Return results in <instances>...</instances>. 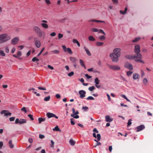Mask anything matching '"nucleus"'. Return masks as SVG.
I'll return each mask as SVG.
<instances>
[{"mask_svg": "<svg viewBox=\"0 0 153 153\" xmlns=\"http://www.w3.org/2000/svg\"><path fill=\"white\" fill-rule=\"evenodd\" d=\"M38 88L39 89L41 90H46V88H43L41 87H38Z\"/></svg>", "mask_w": 153, "mask_h": 153, "instance_id": "obj_57", "label": "nucleus"}, {"mask_svg": "<svg viewBox=\"0 0 153 153\" xmlns=\"http://www.w3.org/2000/svg\"><path fill=\"white\" fill-rule=\"evenodd\" d=\"M105 121L106 122H111L113 120V119L111 118L109 115H107L105 117Z\"/></svg>", "mask_w": 153, "mask_h": 153, "instance_id": "obj_16", "label": "nucleus"}, {"mask_svg": "<svg viewBox=\"0 0 153 153\" xmlns=\"http://www.w3.org/2000/svg\"><path fill=\"white\" fill-rule=\"evenodd\" d=\"M15 118V117H11L9 118V120L10 121H13L14 120Z\"/></svg>", "mask_w": 153, "mask_h": 153, "instance_id": "obj_56", "label": "nucleus"}, {"mask_svg": "<svg viewBox=\"0 0 153 153\" xmlns=\"http://www.w3.org/2000/svg\"><path fill=\"white\" fill-rule=\"evenodd\" d=\"M50 36H55L56 35V33L55 32H53L51 33L50 34Z\"/></svg>", "mask_w": 153, "mask_h": 153, "instance_id": "obj_60", "label": "nucleus"}, {"mask_svg": "<svg viewBox=\"0 0 153 153\" xmlns=\"http://www.w3.org/2000/svg\"><path fill=\"white\" fill-rule=\"evenodd\" d=\"M103 44V43L102 42H97L96 43V45L98 46H102Z\"/></svg>", "mask_w": 153, "mask_h": 153, "instance_id": "obj_35", "label": "nucleus"}, {"mask_svg": "<svg viewBox=\"0 0 153 153\" xmlns=\"http://www.w3.org/2000/svg\"><path fill=\"white\" fill-rule=\"evenodd\" d=\"M140 46L138 45H137L135 46L134 52L136 54L134 55L136 56L137 58L138 59H140L142 58V56L141 54L140 53Z\"/></svg>", "mask_w": 153, "mask_h": 153, "instance_id": "obj_2", "label": "nucleus"}, {"mask_svg": "<svg viewBox=\"0 0 153 153\" xmlns=\"http://www.w3.org/2000/svg\"><path fill=\"white\" fill-rule=\"evenodd\" d=\"M46 116L49 118L55 117L56 118L58 119V117L55 114L50 112H48L46 114Z\"/></svg>", "mask_w": 153, "mask_h": 153, "instance_id": "obj_10", "label": "nucleus"}, {"mask_svg": "<svg viewBox=\"0 0 153 153\" xmlns=\"http://www.w3.org/2000/svg\"><path fill=\"white\" fill-rule=\"evenodd\" d=\"M51 144L50 145L51 147L53 148L54 147V142L53 141V140H51Z\"/></svg>", "mask_w": 153, "mask_h": 153, "instance_id": "obj_51", "label": "nucleus"}, {"mask_svg": "<svg viewBox=\"0 0 153 153\" xmlns=\"http://www.w3.org/2000/svg\"><path fill=\"white\" fill-rule=\"evenodd\" d=\"M86 99L87 100H94V97L91 96H89L87 98H86Z\"/></svg>", "mask_w": 153, "mask_h": 153, "instance_id": "obj_43", "label": "nucleus"}, {"mask_svg": "<svg viewBox=\"0 0 153 153\" xmlns=\"http://www.w3.org/2000/svg\"><path fill=\"white\" fill-rule=\"evenodd\" d=\"M44 49H45L44 48H42V49L41 51L40 52V53L38 54V55H37L38 56H39L41 54V53H42V52H43V51L44 50Z\"/></svg>", "mask_w": 153, "mask_h": 153, "instance_id": "obj_52", "label": "nucleus"}, {"mask_svg": "<svg viewBox=\"0 0 153 153\" xmlns=\"http://www.w3.org/2000/svg\"><path fill=\"white\" fill-rule=\"evenodd\" d=\"M99 38L101 40H104L105 39V36H99Z\"/></svg>", "mask_w": 153, "mask_h": 153, "instance_id": "obj_40", "label": "nucleus"}, {"mask_svg": "<svg viewBox=\"0 0 153 153\" xmlns=\"http://www.w3.org/2000/svg\"><path fill=\"white\" fill-rule=\"evenodd\" d=\"M26 121L24 119H22L19 120V123L20 124H22L26 123Z\"/></svg>", "mask_w": 153, "mask_h": 153, "instance_id": "obj_26", "label": "nucleus"}, {"mask_svg": "<svg viewBox=\"0 0 153 153\" xmlns=\"http://www.w3.org/2000/svg\"><path fill=\"white\" fill-rule=\"evenodd\" d=\"M84 48L86 53L89 56H91V53L89 50L87 49L85 47H84Z\"/></svg>", "mask_w": 153, "mask_h": 153, "instance_id": "obj_20", "label": "nucleus"}, {"mask_svg": "<svg viewBox=\"0 0 153 153\" xmlns=\"http://www.w3.org/2000/svg\"><path fill=\"white\" fill-rule=\"evenodd\" d=\"M62 47L64 51L65 52H67V48H66V47L65 45H62Z\"/></svg>", "mask_w": 153, "mask_h": 153, "instance_id": "obj_49", "label": "nucleus"}, {"mask_svg": "<svg viewBox=\"0 0 153 153\" xmlns=\"http://www.w3.org/2000/svg\"><path fill=\"white\" fill-rule=\"evenodd\" d=\"M67 52L68 53L70 54H73V52L71 51V48H68L67 50Z\"/></svg>", "mask_w": 153, "mask_h": 153, "instance_id": "obj_34", "label": "nucleus"}, {"mask_svg": "<svg viewBox=\"0 0 153 153\" xmlns=\"http://www.w3.org/2000/svg\"><path fill=\"white\" fill-rule=\"evenodd\" d=\"M132 71H128L127 72L126 74L128 76H130L133 73Z\"/></svg>", "mask_w": 153, "mask_h": 153, "instance_id": "obj_45", "label": "nucleus"}, {"mask_svg": "<svg viewBox=\"0 0 153 153\" xmlns=\"http://www.w3.org/2000/svg\"><path fill=\"white\" fill-rule=\"evenodd\" d=\"M41 25L45 29L48 28V25L45 23H42Z\"/></svg>", "mask_w": 153, "mask_h": 153, "instance_id": "obj_25", "label": "nucleus"}, {"mask_svg": "<svg viewBox=\"0 0 153 153\" xmlns=\"http://www.w3.org/2000/svg\"><path fill=\"white\" fill-rule=\"evenodd\" d=\"M70 59L73 63H76V60L74 57H71L70 58Z\"/></svg>", "mask_w": 153, "mask_h": 153, "instance_id": "obj_21", "label": "nucleus"}, {"mask_svg": "<svg viewBox=\"0 0 153 153\" xmlns=\"http://www.w3.org/2000/svg\"><path fill=\"white\" fill-rule=\"evenodd\" d=\"M121 96L125 99L127 101L130 102V101L128 99L125 95L122 94L121 95Z\"/></svg>", "mask_w": 153, "mask_h": 153, "instance_id": "obj_33", "label": "nucleus"}, {"mask_svg": "<svg viewBox=\"0 0 153 153\" xmlns=\"http://www.w3.org/2000/svg\"><path fill=\"white\" fill-rule=\"evenodd\" d=\"M21 110L22 111H24L25 113H26L27 111L26 110V108L25 107H23L21 109Z\"/></svg>", "mask_w": 153, "mask_h": 153, "instance_id": "obj_53", "label": "nucleus"}, {"mask_svg": "<svg viewBox=\"0 0 153 153\" xmlns=\"http://www.w3.org/2000/svg\"><path fill=\"white\" fill-rule=\"evenodd\" d=\"M89 22H102L105 23V22L103 21H101L100 20H97L96 19H90L88 21Z\"/></svg>", "mask_w": 153, "mask_h": 153, "instance_id": "obj_17", "label": "nucleus"}, {"mask_svg": "<svg viewBox=\"0 0 153 153\" xmlns=\"http://www.w3.org/2000/svg\"><path fill=\"white\" fill-rule=\"evenodd\" d=\"M10 39V36H8L6 33H4L0 35V43H2L9 40Z\"/></svg>", "mask_w": 153, "mask_h": 153, "instance_id": "obj_3", "label": "nucleus"}, {"mask_svg": "<svg viewBox=\"0 0 153 153\" xmlns=\"http://www.w3.org/2000/svg\"><path fill=\"white\" fill-rule=\"evenodd\" d=\"M99 33H102L103 34L105 35V33L104 32V31L102 29H100L99 30Z\"/></svg>", "mask_w": 153, "mask_h": 153, "instance_id": "obj_59", "label": "nucleus"}, {"mask_svg": "<svg viewBox=\"0 0 153 153\" xmlns=\"http://www.w3.org/2000/svg\"><path fill=\"white\" fill-rule=\"evenodd\" d=\"M55 97L57 99H59L60 98V95L59 94H57L56 95Z\"/></svg>", "mask_w": 153, "mask_h": 153, "instance_id": "obj_62", "label": "nucleus"}, {"mask_svg": "<svg viewBox=\"0 0 153 153\" xmlns=\"http://www.w3.org/2000/svg\"><path fill=\"white\" fill-rule=\"evenodd\" d=\"M28 116L29 117L31 120H33L34 119L33 118V116L32 115L30 114H28Z\"/></svg>", "mask_w": 153, "mask_h": 153, "instance_id": "obj_50", "label": "nucleus"}, {"mask_svg": "<svg viewBox=\"0 0 153 153\" xmlns=\"http://www.w3.org/2000/svg\"><path fill=\"white\" fill-rule=\"evenodd\" d=\"M112 1L114 4H117L118 3V0H112Z\"/></svg>", "mask_w": 153, "mask_h": 153, "instance_id": "obj_58", "label": "nucleus"}, {"mask_svg": "<svg viewBox=\"0 0 153 153\" xmlns=\"http://www.w3.org/2000/svg\"><path fill=\"white\" fill-rule=\"evenodd\" d=\"M74 74V72L73 71H71L70 73L68 74V76L69 77H71L73 76Z\"/></svg>", "mask_w": 153, "mask_h": 153, "instance_id": "obj_46", "label": "nucleus"}, {"mask_svg": "<svg viewBox=\"0 0 153 153\" xmlns=\"http://www.w3.org/2000/svg\"><path fill=\"white\" fill-rule=\"evenodd\" d=\"M108 66L111 69L113 70H118L120 69V67L118 65H108Z\"/></svg>", "mask_w": 153, "mask_h": 153, "instance_id": "obj_8", "label": "nucleus"}, {"mask_svg": "<svg viewBox=\"0 0 153 153\" xmlns=\"http://www.w3.org/2000/svg\"><path fill=\"white\" fill-rule=\"evenodd\" d=\"M124 66L125 68H128L130 70H133V69L132 65L128 62L126 63L125 64Z\"/></svg>", "mask_w": 153, "mask_h": 153, "instance_id": "obj_9", "label": "nucleus"}, {"mask_svg": "<svg viewBox=\"0 0 153 153\" xmlns=\"http://www.w3.org/2000/svg\"><path fill=\"white\" fill-rule=\"evenodd\" d=\"M72 111L73 114L71 115V117H73L74 115L77 114H79V112L78 111H76V112H75V109L74 108H72Z\"/></svg>", "mask_w": 153, "mask_h": 153, "instance_id": "obj_19", "label": "nucleus"}, {"mask_svg": "<svg viewBox=\"0 0 153 153\" xmlns=\"http://www.w3.org/2000/svg\"><path fill=\"white\" fill-rule=\"evenodd\" d=\"M63 35L61 33H59L58 34V38L59 39H60L63 37Z\"/></svg>", "mask_w": 153, "mask_h": 153, "instance_id": "obj_44", "label": "nucleus"}, {"mask_svg": "<svg viewBox=\"0 0 153 153\" xmlns=\"http://www.w3.org/2000/svg\"><path fill=\"white\" fill-rule=\"evenodd\" d=\"M88 39L90 41H93L95 40V39L92 36H90L88 37Z\"/></svg>", "mask_w": 153, "mask_h": 153, "instance_id": "obj_31", "label": "nucleus"}, {"mask_svg": "<svg viewBox=\"0 0 153 153\" xmlns=\"http://www.w3.org/2000/svg\"><path fill=\"white\" fill-rule=\"evenodd\" d=\"M33 29L39 37H41L42 36L45 37V32L41 31V29L38 27L34 26L33 27Z\"/></svg>", "mask_w": 153, "mask_h": 153, "instance_id": "obj_1", "label": "nucleus"}, {"mask_svg": "<svg viewBox=\"0 0 153 153\" xmlns=\"http://www.w3.org/2000/svg\"><path fill=\"white\" fill-rule=\"evenodd\" d=\"M52 54H58L59 53V51L58 50H55L51 51Z\"/></svg>", "mask_w": 153, "mask_h": 153, "instance_id": "obj_32", "label": "nucleus"}, {"mask_svg": "<svg viewBox=\"0 0 153 153\" xmlns=\"http://www.w3.org/2000/svg\"><path fill=\"white\" fill-rule=\"evenodd\" d=\"M145 128V127L144 125H141L140 126H138L136 128L137 129L136 131L138 132L140 131Z\"/></svg>", "mask_w": 153, "mask_h": 153, "instance_id": "obj_15", "label": "nucleus"}, {"mask_svg": "<svg viewBox=\"0 0 153 153\" xmlns=\"http://www.w3.org/2000/svg\"><path fill=\"white\" fill-rule=\"evenodd\" d=\"M80 63L81 65L83 67L85 68H86L85 66L84 65V62L82 59H79Z\"/></svg>", "mask_w": 153, "mask_h": 153, "instance_id": "obj_27", "label": "nucleus"}, {"mask_svg": "<svg viewBox=\"0 0 153 153\" xmlns=\"http://www.w3.org/2000/svg\"><path fill=\"white\" fill-rule=\"evenodd\" d=\"M147 82H148V80H147V78H145L143 79V84L145 85H146V84Z\"/></svg>", "mask_w": 153, "mask_h": 153, "instance_id": "obj_37", "label": "nucleus"}, {"mask_svg": "<svg viewBox=\"0 0 153 153\" xmlns=\"http://www.w3.org/2000/svg\"><path fill=\"white\" fill-rule=\"evenodd\" d=\"M53 131H61V130L59 128L58 126H56L53 129Z\"/></svg>", "mask_w": 153, "mask_h": 153, "instance_id": "obj_36", "label": "nucleus"}, {"mask_svg": "<svg viewBox=\"0 0 153 153\" xmlns=\"http://www.w3.org/2000/svg\"><path fill=\"white\" fill-rule=\"evenodd\" d=\"M39 138L41 139H43L45 138V136L43 134H40L39 135Z\"/></svg>", "mask_w": 153, "mask_h": 153, "instance_id": "obj_55", "label": "nucleus"}, {"mask_svg": "<svg viewBox=\"0 0 153 153\" xmlns=\"http://www.w3.org/2000/svg\"><path fill=\"white\" fill-rule=\"evenodd\" d=\"M82 109H83L85 111H87L88 109V107L86 106L83 107Z\"/></svg>", "mask_w": 153, "mask_h": 153, "instance_id": "obj_63", "label": "nucleus"}, {"mask_svg": "<svg viewBox=\"0 0 153 153\" xmlns=\"http://www.w3.org/2000/svg\"><path fill=\"white\" fill-rule=\"evenodd\" d=\"M100 82V80L98 78H96L94 79V82L95 84V86L97 88H99L100 87V86L98 85L99 84Z\"/></svg>", "mask_w": 153, "mask_h": 153, "instance_id": "obj_13", "label": "nucleus"}, {"mask_svg": "<svg viewBox=\"0 0 153 153\" xmlns=\"http://www.w3.org/2000/svg\"><path fill=\"white\" fill-rule=\"evenodd\" d=\"M9 145L10 147L13 148L14 147V145L12 143V140H10L9 142Z\"/></svg>", "mask_w": 153, "mask_h": 153, "instance_id": "obj_30", "label": "nucleus"}, {"mask_svg": "<svg viewBox=\"0 0 153 153\" xmlns=\"http://www.w3.org/2000/svg\"><path fill=\"white\" fill-rule=\"evenodd\" d=\"M139 75L136 73H134L133 75V78L134 80L139 79Z\"/></svg>", "mask_w": 153, "mask_h": 153, "instance_id": "obj_18", "label": "nucleus"}, {"mask_svg": "<svg viewBox=\"0 0 153 153\" xmlns=\"http://www.w3.org/2000/svg\"><path fill=\"white\" fill-rule=\"evenodd\" d=\"M32 60L33 62H34L35 61L38 62L39 61V60L36 57H34L32 59Z\"/></svg>", "mask_w": 153, "mask_h": 153, "instance_id": "obj_41", "label": "nucleus"}, {"mask_svg": "<svg viewBox=\"0 0 153 153\" xmlns=\"http://www.w3.org/2000/svg\"><path fill=\"white\" fill-rule=\"evenodd\" d=\"M113 53L120 56L121 54V49L120 48H116L114 50Z\"/></svg>", "mask_w": 153, "mask_h": 153, "instance_id": "obj_6", "label": "nucleus"}, {"mask_svg": "<svg viewBox=\"0 0 153 153\" xmlns=\"http://www.w3.org/2000/svg\"><path fill=\"white\" fill-rule=\"evenodd\" d=\"M69 143L71 146H73L75 145V142L72 139H71L69 141Z\"/></svg>", "mask_w": 153, "mask_h": 153, "instance_id": "obj_29", "label": "nucleus"}, {"mask_svg": "<svg viewBox=\"0 0 153 153\" xmlns=\"http://www.w3.org/2000/svg\"><path fill=\"white\" fill-rule=\"evenodd\" d=\"M85 76L87 79H90L92 77V76H91L87 74H85Z\"/></svg>", "mask_w": 153, "mask_h": 153, "instance_id": "obj_54", "label": "nucleus"}, {"mask_svg": "<svg viewBox=\"0 0 153 153\" xmlns=\"http://www.w3.org/2000/svg\"><path fill=\"white\" fill-rule=\"evenodd\" d=\"M1 114H4V115L5 116H10L11 115V113L10 112H8V111L6 110H3L1 112Z\"/></svg>", "mask_w": 153, "mask_h": 153, "instance_id": "obj_12", "label": "nucleus"}, {"mask_svg": "<svg viewBox=\"0 0 153 153\" xmlns=\"http://www.w3.org/2000/svg\"><path fill=\"white\" fill-rule=\"evenodd\" d=\"M97 140H94V141L97 142L98 141L100 140L101 139V135L100 134H97Z\"/></svg>", "mask_w": 153, "mask_h": 153, "instance_id": "obj_24", "label": "nucleus"}, {"mask_svg": "<svg viewBox=\"0 0 153 153\" xmlns=\"http://www.w3.org/2000/svg\"><path fill=\"white\" fill-rule=\"evenodd\" d=\"M95 88L94 86H92L88 88V90L90 91H93L94 89Z\"/></svg>", "mask_w": 153, "mask_h": 153, "instance_id": "obj_38", "label": "nucleus"}, {"mask_svg": "<svg viewBox=\"0 0 153 153\" xmlns=\"http://www.w3.org/2000/svg\"><path fill=\"white\" fill-rule=\"evenodd\" d=\"M73 42L74 43H76L77 44V45L79 47L80 46V44L79 42L76 39H74L73 40Z\"/></svg>", "mask_w": 153, "mask_h": 153, "instance_id": "obj_23", "label": "nucleus"}, {"mask_svg": "<svg viewBox=\"0 0 153 153\" xmlns=\"http://www.w3.org/2000/svg\"><path fill=\"white\" fill-rule=\"evenodd\" d=\"M131 120H131V119H129L128 120V123H127V124H128V125H127L128 126H129L131 124V123H132L131 122Z\"/></svg>", "mask_w": 153, "mask_h": 153, "instance_id": "obj_47", "label": "nucleus"}, {"mask_svg": "<svg viewBox=\"0 0 153 153\" xmlns=\"http://www.w3.org/2000/svg\"><path fill=\"white\" fill-rule=\"evenodd\" d=\"M36 47L37 48H39L41 46L40 42L39 40L37 38H35L34 39Z\"/></svg>", "mask_w": 153, "mask_h": 153, "instance_id": "obj_11", "label": "nucleus"}, {"mask_svg": "<svg viewBox=\"0 0 153 153\" xmlns=\"http://www.w3.org/2000/svg\"><path fill=\"white\" fill-rule=\"evenodd\" d=\"M0 55L2 56H5V54L4 51L1 50H0Z\"/></svg>", "mask_w": 153, "mask_h": 153, "instance_id": "obj_39", "label": "nucleus"}, {"mask_svg": "<svg viewBox=\"0 0 153 153\" xmlns=\"http://www.w3.org/2000/svg\"><path fill=\"white\" fill-rule=\"evenodd\" d=\"M19 119L18 118H16L15 121V123L16 124H18L19 123Z\"/></svg>", "mask_w": 153, "mask_h": 153, "instance_id": "obj_64", "label": "nucleus"}, {"mask_svg": "<svg viewBox=\"0 0 153 153\" xmlns=\"http://www.w3.org/2000/svg\"><path fill=\"white\" fill-rule=\"evenodd\" d=\"M141 39V38L140 37H138L136 38L135 39L132 40V42H136L140 40Z\"/></svg>", "mask_w": 153, "mask_h": 153, "instance_id": "obj_28", "label": "nucleus"}, {"mask_svg": "<svg viewBox=\"0 0 153 153\" xmlns=\"http://www.w3.org/2000/svg\"><path fill=\"white\" fill-rule=\"evenodd\" d=\"M79 93L80 95V97L82 99L85 97L86 92L83 90H81L79 91Z\"/></svg>", "mask_w": 153, "mask_h": 153, "instance_id": "obj_7", "label": "nucleus"}, {"mask_svg": "<svg viewBox=\"0 0 153 153\" xmlns=\"http://www.w3.org/2000/svg\"><path fill=\"white\" fill-rule=\"evenodd\" d=\"M50 96H48L45 97L44 99V100L45 101H48L50 100Z\"/></svg>", "mask_w": 153, "mask_h": 153, "instance_id": "obj_42", "label": "nucleus"}, {"mask_svg": "<svg viewBox=\"0 0 153 153\" xmlns=\"http://www.w3.org/2000/svg\"><path fill=\"white\" fill-rule=\"evenodd\" d=\"M91 30L92 31L94 32H97L99 31V30L96 28H92L91 29Z\"/></svg>", "mask_w": 153, "mask_h": 153, "instance_id": "obj_48", "label": "nucleus"}, {"mask_svg": "<svg viewBox=\"0 0 153 153\" xmlns=\"http://www.w3.org/2000/svg\"><path fill=\"white\" fill-rule=\"evenodd\" d=\"M5 51L6 53H8L9 52V49L7 47H6L5 48Z\"/></svg>", "mask_w": 153, "mask_h": 153, "instance_id": "obj_61", "label": "nucleus"}, {"mask_svg": "<svg viewBox=\"0 0 153 153\" xmlns=\"http://www.w3.org/2000/svg\"><path fill=\"white\" fill-rule=\"evenodd\" d=\"M39 121V123H41L42 122L44 121L45 120V118H42V117H39L38 119Z\"/></svg>", "mask_w": 153, "mask_h": 153, "instance_id": "obj_22", "label": "nucleus"}, {"mask_svg": "<svg viewBox=\"0 0 153 153\" xmlns=\"http://www.w3.org/2000/svg\"><path fill=\"white\" fill-rule=\"evenodd\" d=\"M110 57L111 58L113 62H116L119 61L118 58L120 56L111 53L110 54Z\"/></svg>", "mask_w": 153, "mask_h": 153, "instance_id": "obj_5", "label": "nucleus"}, {"mask_svg": "<svg viewBox=\"0 0 153 153\" xmlns=\"http://www.w3.org/2000/svg\"><path fill=\"white\" fill-rule=\"evenodd\" d=\"M125 57L128 59H134L136 62H140L141 63H144V62L142 60H141L140 59H137L136 56L135 55L132 56V55H127L125 56Z\"/></svg>", "mask_w": 153, "mask_h": 153, "instance_id": "obj_4", "label": "nucleus"}, {"mask_svg": "<svg viewBox=\"0 0 153 153\" xmlns=\"http://www.w3.org/2000/svg\"><path fill=\"white\" fill-rule=\"evenodd\" d=\"M19 41V39L17 37H16L12 40V44L13 45L16 44Z\"/></svg>", "mask_w": 153, "mask_h": 153, "instance_id": "obj_14", "label": "nucleus"}]
</instances>
